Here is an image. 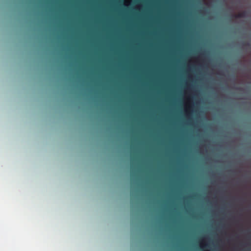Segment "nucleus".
<instances>
[{
    "label": "nucleus",
    "instance_id": "1",
    "mask_svg": "<svg viewBox=\"0 0 251 251\" xmlns=\"http://www.w3.org/2000/svg\"><path fill=\"white\" fill-rule=\"evenodd\" d=\"M233 16L235 18H243L242 17V14L241 13L238 14H236V15H233Z\"/></svg>",
    "mask_w": 251,
    "mask_h": 251
},
{
    "label": "nucleus",
    "instance_id": "2",
    "mask_svg": "<svg viewBox=\"0 0 251 251\" xmlns=\"http://www.w3.org/2000/svg\"><path fill=\"white\" fill-rule=\"evenodd\" d=\"M242 14V17L245 18L247 16V12L246 11H243L241 13Z\"/></svg>",
    "mask_w": 251,
    "mask_h": 251
},
{
    "label": "nucleus",
    "instance_id": "3",
    "mask_svg": "<svg viewBox=\"0 0 251 251\" xmlns=\"http://www.w3.org/2000/svg\"><path fill=\"white\" fill-rule=\"evenodd\" d=\"M131 199H132V200L133 199V196L132 195Z\"/></svg>",
    "mask_w": 251,
    "mask_h": 251
}]
</instances>
